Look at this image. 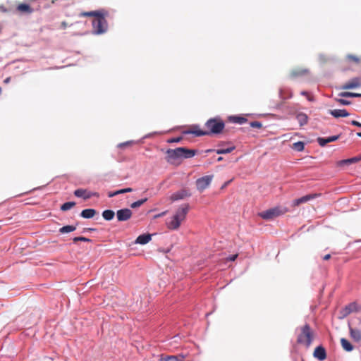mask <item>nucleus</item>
<instances>
[{
	"mask_svg": "<svg viewBox=\"0 0 361 361\" xmlns=\"http://www.w3.org/2000/svg\"><path fill=\"white\" fill-rule=\"evenodd\" d=\"M205 130H202L197 127H194L190 131V133L196 136L209 135L212 134H219L225 127L224 121L219 118H213L209 119L204 125Z\"/></svg>",
	"mask_w": 361,
	"mask_h": 361,
	"instance_id": "obj_1",
	"label": "nucleus"
},
{
	"mask_svg": "<svg viewBox=\"0 0 361 361\" xmlns=\"http://www.w3.org/2000/svg\"><path fill=\"white\" fill-rule=\"evenodd\" d=\"M189 211V205L188 204H183L176 212L175 214L169 219L166 225L169 230H178L186 218Z\"/></svg>",
	"mask_w": 361,
	"mask_h": 361,
	"instance_id": "obj_2",
	"label": "nucleus"
},
{
	"mask_svg": "<svg viewBox=\"0 0 361 361\" xmlns=\"http://www.w3.org/2000/svg\"><path fill=\"white\" fill-rule=\"evenodd\" d=\"M315 337V333L310 324H305L298 329L296 342L298 344L310 348Z\"/></svg>",
	"mask_w": 361,
	"mask_h": 361,
	"instance_id": "obj_3",
	"label": "nucleus"
},
{
	"mask_svg": "<svg viewBox=\"0 0 361 361\" xmlns=\"http://www.w3.org/2000/svg\"><path fill=\"white\" fill-rule=\"evenodd\" d=\"M107 16L108 12L104 10L100 15L92 20L93 32L94 34L100 35L106 32L108 29V24L106 17Z\"/></svg>",
	"mask_w": 361,
	"mask_h": 361,
	"instance_id": "obj_4",
	"label": "nucleus"
},
{
	"mask_svg": "<svg viewBox=\"0 0 361 361\" xmlns=\"http://www.w3.org/2000/svg\"><path fill=\"white\" fill-rule=\"evenodd\" d=\"M288 212L285 207L277 206L259 214V216L264 219H273L279 216L283 215Z\"/></svg>",
	"mask_w": 361,
	"mask_h": 361,
	"instance_id": "obj_5",
	"label": "nucleus"
},
{
	"mask_svg": "<svg viewBox=\"0 0 361 361\" xmlns=\"http://www.w3.org/2000/svg\"><path fill=\"white\" fill-rule=\"evenodd\" d=\"M182 147H177L174 149H169L166 151V160L171 164H175L182 157Z\"/></svg>",
	"mask_w": 361,
	"mask_h": 361,
	"instance_id": "obj_6",
	"label": "nucleus"
},
{
	"mask_svg": "<svg viewBox=\"0 0 361 361\" xmlns=\"http://www.w3.org/2000/svg\"><path fill=\"white\" fill-rule=\"evenodd\" d=\"M213 178V175H208L198 178L196 180L197 189L200 192L205 190L210 185Z\"/></svg>",
	"mask_w": 361,
	"mask_h": 361,
	"instance_id": "obj_7",
	"label": "nucleus"
},
{
	"mask_svg": "<svg viewBox=\"0 0 361 361\" xmlns=\"http://www.w3.org/2000/svg\"><path fill=\"white\" fill-rule=\"evenodd\" d=\"M132 211L128 208L119 209L116 212V216L118 221H128L132 217Z\"/></svg>",
	"mask_w": 361,
	"mask_h": 361,
	"instance_id": "obj_8",
	"label": "nucleus"
},
{
	"mask_svg": "<svg viewBox=\"0 0 361 361\" xmlns=\"http://www.w3.org/2000/svg\"><path fill=\"white\" fill-rule=\"evenodd\" d=\"M191 195V193L190 191L186 188H183L174 193H173L171 197L170 200L173 202L183 200L185 197H190Z\"/></svg>",
	"mask_w": 361,
	"mask_h": 361,
	"instance_id": "obj_9",
	"label": "nucleus"
},
{
	"mask_svg": "<svg viewBox=\"0 0 361 361\" xmlns=\"http://www.w3.org/2000/svg\"><path fill=\"white\" fill-rule=\"evenodd\" d=\"M321 195L320 193H313V194H309L307 195H305L300 198L295 199L293 202V207H298L301 204L305 203L310 200H312L313 199H315Z\"/></svg>",
	"mask_w": 361,
	"mask_h": 361,
	"instance_id": "obj_10",
	"label": "nucleus"
},
{
	"mask_svg": "<svg viewBox=\"0 0 361 361\" xmlns=\"http://www.w3.org/2000/svg\"><path fill=\"white\" fill-rule=\"evenodd\" d=\"M74 195L78 197H83L85 200L90 199L92 197H99L97 192H88L85 189H78L74 191Z\"/></svg>",
	"mask_w": 361,
	"mask_h": 361,
	"instance_id": "obj_11",
	"label": "nucleus"
},
{
	"mask_svg": "<svg viewBox=\"0 0 361 361\" xmlns=\"http://www.w3.org/2000/svg\"><path fill=\"white\" fill-rule=\"evenodd\" d=\"M361 87V79L360 78H354L348 82L343 84L341 89L350 90Z\"/></svg>",
	"mask_w": 361,
	"mask_h": 361,
	"instance_id": "obj_12",
	"label": "nucleus"
},
{
	"mask_svg": "<svg viewBox=\"0 0 361 361\" xmlns=\"http://www.w3.org/2000/svg\"><path fill=\"white\" fill-rule=\"evenodd\" d=\"M360 311H361V306L357 305V303L355 302L348 304L343 310L344 316H347L350 313L357 312Z\"/></svg>",
	"mask_w": 361,
	"mask_h": 361,
	"instance_id": "obj_13",
	"label": "nucleus"
},
{
	"mask_svg": "<svg viewBox=\"0 0 361 361\" xmlns=\"http://www.w3.org/2000/svg\"><path fill=\"white\" fill-rule=\"evenodd\" d=\"M313 356L320 361H323L326 358V352L325 348L322 346H317L313 353Z\"/></svg>",
	"mask_w": 361,
	"mask_h": 361,
	"instance_id": "obj_14",
	"label": "nucleus"
},
{
	"mask_svg": "<svg viewBox=\"0 0 361 361\" xmlns=\"http://www.w3.org/2000/svg\"><path fill=\"white\" fill-rule=\"evenodd\" d=\"M185 356L183 354H179L177 355H161L160 358V361H183L185 360Z\"/></svg>",
	"mask_w": 361,
	"mask_h": 361,
	"instance_id": "obj_15",
	"label": "nucleus"
},
{
	"mask_svg": "<svg viewBox=\"0 0 361 361\" xmlns=\"http://www.w3.org/2000/svg\"><path fill=\"white\" fill-rule=\"evenodd\" d=\"M16 9L18 12L21 13L27 14H30L34 11L33 8H31V6L26 3H21L18 4Z\"/></svg>",
	"mask_w": 361,
	"mask_h": 361,
	"instance_id": "obj_16",
	"label": "nucleus"
},
{
	"mask_svg": "<svg viewBox=\"0 0 361 361\" xmlns=\"http://www.w3.org/2000/svg\"><path fill=\"white\" fill-rule=\"evenodd\" d=\"M339 138V135H334L329 137H318L317 142L322 147H324L326 144L334 142Z\"/></svg>",
	"mask_w": 361,
	"mask_h": 361,
	"instance_id": "obj_17",
	"label": "nucleus"
},
{
	"mask_svg": "<svg viewBox=\"0 0 361 361\" xmlns=\"http://www.w3.org/2000/svg\"><path fill=\"white\" fill-rule=\"evenodd\" d=\"M329 114L335 118L347 117L349 113L345 109L329 110Z\"/></svg>",
	"mask_w": 361,
	"mask_h": 361,
	"instance_id": "obj_18",
	"label": "nucleus"
},
{
	"mask_svg": "<svg viewBox=\"0 0 361 361\" xmlns=\"http://www.w3.org/2000/svg\"><path fill=\"white\" fill-rule=\"evenodd\" d=\"M152 240V235L151 234H142L140 235L137 239L135 240V243L140 244V245H145L148 243Z\"/></svg>",
	"mask_w": 361,
	"mask_h": 361,
	"instance_id": "obj_19",
	"label": "nucleus"
},
{
	"mask_svg": "<svg viewBox=\"0 0 361 361\" xmlns=\"http://www.w3.org/2000/svg\"><path fill=\"white\" fill-rule=\"evenodd\" d=\"M296 119L298 121L300 126H303L308 123V116L303 112L296 114Z\"/></svg>",
	"mask_w": 361,
	"mask_h": 361,
	"instance_id": "obj_20",
	"label": "nucleus"
},
{
	"mask_svg": "<svg viewBox=\"0 0 361 361\" xmlns=\"http://www.w3.org/2000/svg\"><path fill=\"white\" fill-rule=\"evenodd\" d=\"M228 120L234 123L243 124L247 121V119L240 116H232L228 117Z\"/></svg>",
	"mask_w": 361,
	"mask_h": 361,
	"instance_id": "obj_21",
	"label": "nucleus"
},
{
	"mask_svg": "<svg viewBox=\"0 0 361 361\" xmlns=\"http://www.w3.org/2000/svg\"><path fill=\"white\" fill-rule=\"evenodd\" d=\"M350 334L354 341L357 342L361 341V331L359 329L350 328Z\"/></svg>",
	"mask_w": 361,
	"mask_h": 361,
	"instance_id": "obj_22",
	"label": "nucleus"
},
{
	"mask_svg": "<svg viewBox=\"0 0 361 361\" xmlns=\"http://www.w3.org/2000/svg\"><path fill=\"white\" fill-rule=\"evenodd\" d=\"M182 157L184 159L191 158L194 157L197 153V151L195 149H190L185 147H182Z\"/></svg>",
	"mask_w": 361,
	"mask_h": 361,
	"instance_id": "obj_23",
	"label": "nucleus"
},
{
	"mask_svg": "<svg viewBox=\"0 0 361 361\" xmlns=\"http://www.w3.org/2000/svg\"><path fill=\"white\" fill-rule=\"evenodd\" d=\"M97 212L94 209H85L82 211L80 215L82 217L85 219H90L92 218L95 214Z\"/></svg>",
	"mask_w": 361,
	"mask_h": 361,
	"instance_id": "obj_24",
	"label": "nucleus"
},
{
	"mask_svg": "<svg viewBox=\"0 0 361 361\" xmlns=\"http://www.w3.org/2000/svg\"><path fill=\"white\" fill-rule=\"evenodd\" d=\"M341 344L343 350L347 352H350L353 350V345L346 338H342L341 339Z\"/></svg>",
	"mask_w": 361,
	"mask_h": 361,
	"instance_id": "obj_25",
	"label": "nucleus"
},
{
	"mask_svg": "<svg viewBox=\"0 0 361 361\" xmlns=\"http://www.w3.org/2000/svg\"><path fill=\"white\" fill-rule=\"evenodd\" d=\"M132 191H133V189L131 188H126L124 189H121V190H116L115 192H109L108 193V196L109 197H112L117 195L123 194V193H126V192H130Z\"/></svg>",
	"mask_w": 361,
	"mask_h": 361,
	"instance_id": "obj_26",
	"label": "nucleus"
},
{
	"mask_svg": "<svg viewBox=\"0 0 361 361\" xmlns=\"http://www.w3.org/2000/svg\"><path fill=\"white\" fill-rule=\"evenodd\" d=\"M114 216H115V212L111 209H106L102 212V216L106 221L112 220L114 219Z\"/></svg>",
	"mask_w": 361,
	"mask_h": 361,
	"instance_id": "obj_27",
	"label": "nucleus"
},
{
	"mask_svg": "<svg viewBox=\"0 0 361 361\" xmlns=\"http://www.w3.org/2000/svg\"><path fill=\"white\" fill-rule=\"evenodd\" d=\"M339 96L342 97H361V94L350 92H342L339 93Z\"/></svg>",
	"mask_w": 361,
	"mask_h": 361,
	"instance_id": "obj_28",
	"label": "nucleus"
},
{
	"mask_svg": "<svg viewBox=\"0 0 361 361\" xmlns=\"http://www.w3.org/2000/svg\"><path fill=\"white\" fill-rule=\"evenodd\" d=\"M235 146H231L228 148L217 149H216V152L218 154H228V153H231V152H233L235 149Z\"/></svg>",
	"mask_w": 361,
	"mask_h": 361,
	"instance_id": "obj_29",
	"label": "nucleus"
},
{
	"mask_svg": "<svg viewBox=\"0 0 361 361\" xmlns=\"http://www.w3.org/2000/svg\"><path fill=\"white\" fill-rule=\"evenodd\" d=\"M75 229H76V227L75 226L68 225V226L61 227L59 229V232L61 233H70V232L74 231Z\"/></svg>",
	"mask_w": 361,
	"mask_h": 361,
	"instance_id": "obj_30",
	"label": "nucleus"
},
{
	"mask_svg": "<svg viewBox=\"0 0 361 361\" xmlns=\"http://www.w3.org/2000/svg\"><path fill=\"white\" fill-rule=\"evenodd\" d=\"M307 73V71L306 70H302V69H298V70H293L291 72H290V77L291 78H295V77H298V76H300V75H302L304 74H305Z\"/></svg>",
	"mask_w": 361,
	"mask_h": 361,
	"instance_id": "obj_31",
	"label": "nucleus"
},
{
	"mask_svg": "<svg viewBox=\"0 0 361 361\" xmlns=\"http://www.w3.org/2000/svg\"><path fill=\"white\" fill-rule=\"evenodd\" d=\"M104 10L90 11V12H83L80 13V16H93L97 17Z\"/></svg>",
	"mask_w": 361,
	"mask_h": 361,
	"instance_id": "obj_32",
	"label": "nucleus"
},
{
	"mask_svg": "<svg viewBox=\"0 0 361 361\" xmlns=\"http://www.w3.org/2000/svg\"><path fill=\"white\" fill-rule=\"evenodd\" d=\"M305 145L304 142L299 141L297 142L293 143V149L298 152H302L304 149Z\"/></svg>",
	"mask_w": 361,
	"mask_h": 361,
	"instance_id": "obj_33",
	"label": "nucleus"
},
{
	"mask_svg": "<svg viewBox=\"0 0 361 361\" xmlns=\"http://www.w3.org/2000/svg\"><path fill=\"white\" fill-rule=\"evenodd\" d=\"M75 205V202H68L64 204H63L61 206V209L62 211H67L71 209L72 207H73Z\"/></svg>",
	"mask_w": 361,
	"mask_h": 361,
	"instance_id": "obj_34",
	"label": "nucleus"
},
{
	"mask_svg": "<svg viewBox=\"0 0 361 361\" xmlns=\"http://www.w3.org/2000/svg\"><path fill=\"white\" fill-rule=\"evenodd\" d=\"M147 201V198H144V199H142V200H137L136 202H133L131 204H130V207L131 208H137V207H140L141 205H142L145 202H146Z\"/></svg>",
	"mask_w": 361,
	"mask_h": 361,
	"instance_id": "obj_35",
	"label": "nucleus"
},
{
	"mask_svg": "<svg viewBox=\"0 0 361 361\" xmlns=\"http://www.w3.org/2000/svg\"><path fill=\"white\" fill-rule=\"evenodd\" d=\"M360 159H361L360 157H353L351 159L341 161V164L355 163V162H357L358 161H360Z\"/></svg>",
	"mask_w": 361,
	"mask_h": 361,
	"instance_id": "obj_36",
	"label": "nucleus"
},
{
	"mask_svg": "<svg viewBox=\"0 0 361 361\" xmlns=\"http://www.w3.org/2000/svg\"><path fill=\"white\" fill-rule=\"evenodd\" d=\"M74 243H76L78 241H83V242H90L91 240L90 238H85V237H75L73 239Z\"/></svg>",
	"mask_w": 361,
	"mask_h": 361,
	"instance_id": "obj_37",
	"label": "nucleus"
},
{
	"mask_svg": "<svg viewBox=\"0 0 361 361\" xmlns=\"http://www.w3.org/2000/svg\"><path fill=\"white\" fill-rule=\"evenodd\" d=\"M250 126L252 128H259V129L262 127V124L259 121H252V122H250Z\"/></svg>",
	"mask_w": 361,
	"mask_h": 361,
	"instance_id": "obj_38",
	"label": "nucleus"
},
{
	"mask_svg": "<svg viewBox=\"0 0 361 361\" xmlns=\"http://www.w3.org/2000/svg\"><path fill=\"white\" fill-rule=\"evenodd\" d=\"M336 101L342 105H349L351 103L350 101L343 99H337Z\"/></svg>",
	"mask_w": 361,
	"mask_h": 361,
	"instance_id": "obj_39",
	"label": "nucleus"
},
{
	"mask_svg": "<svg viewBox=\"0 0 361 361\" xmlns=\"http://www.w3.org/2000/svg\"><path fill=\"white\" fill-rule=\"evenodd\" d=\"M348 58L352 61H354L355 63H358L359 62V59L356 56H353V55H348Z\"/></svg>",
	"mask_w": 361,
	"mask_h": 361,
	"instance_id": "obj_40",
	"label": "nucleus"
},
{
	"mask_svg": "<svg viewBox=\"0 0 361 361\" xmlns=\"http://www.w3.org/2000/svg\"><path fill=\"white\" fill-rule=\"evenodd\" d=\"M238 257V254L233 255L228 258H226V261H235Z\"/></svg>",
	"mask_w": 361,
	"mask_h": 361,
	"instance_id": "obj_41",
	"label": "nucleus"
},
{
	"mask_svg": "<svg viewBox=\"0 0 361 361\" xmlns=\"http://www.w3.org/2000/svg\"><path fill=\"white\" fill-rule=\"evenodd\" d=\"M351 124L355 126L361 127V123L357 121H352Z\"/></svg>",
	"mask_w": 361,
	"mask_h": 361,
	"instance_id": "obj_42",
	"label": "nucleus"
},
{
	"mask_svg": "<svg viewBox=\"0 0 361 361\" xmlns=\"http://www.w3.org/2000/svg\"><path fill=\"white\" fill-rule=\"evenodd\" d=\"M181 140V137L173 138L169 140V142H178Z\"/></svg>",
	"mask_w": 361,
	"mask_h": 361,
	"instance_id": "obj_43",
	"label": "nucleus"
},
{
	"mask_svg": "<svg viewBox=\"0 0 361 361\" xmlns=\"http://www.w3.org/2000/svg\"><path fill=\"white\" fill-rule=\"evenodd\" d=\"M130 145L129 142L121 143V144L118 145V147H123L124 146H127V145Z\"/></svg>",
	"mask_w": 361,
	"mask_h": 361,
	"instance_id": "obj_44",
	"label": "nucleus"
},
{
	"mask_svg": "<svg viewBox=\"0 0 361 361\" xmlns=\"http://www.w3.org/2000/svg\"><path fill=\"white\" fill-rule=\"evenodd\" d=\"M231 181H232V179L224 183V184L222 185L221 188H226L227 185H228V184L231 183Z\"/></svg>",
	"mask_w": 361,
	"mask_h": 361,
	"instance_id": "obj_45",
	"label": "nucleus"
},
{
	"mask_svg": "<svg viewBox=\"0 0 361 361\" xmlns=\"http://www.w3.org/2000/svg\"><path fill=\"white\" fill-rule=\"evenodd\" d=\"M331 258V255L330 254H327L326 255L324 256L323 257V259L324 260H328Z\"/></svg>",
	"mask_w": 361,
	"mask_h": 361,
	"instance_id": "obj_46",
	"label": "nucleus"
},
{
	"mask_svg": "<svg viewBox=\"0 0 361 361\" xmlns=\"http://www.w3.org/2000/svg\"><path fill=\"white\" fill-rule=\"evenodd\" d=\"M67 25H67L66 22L63 21V22L61 23V27L62 28H63V29L66 28Z\"/></svg>",
	"mask_w": 361,
	"mask_h": 361,
	"instance_id": "obj_47",
	"label": "nucleus"
},
{
	"mask_svg": "<svg viewBox=\"0 0 361 361\" xmlns=\"http://www.w3.org/2000/svg\"><path fill=\"white\" fill-rule=\"evenodd\" d=\"M301 94H302V95H305V96H307V97L308 96V93H307V92H305V91L302 92V93H301Z\"/></svg>",
	"mask_w": 361,
	"mask_h": 361,
	"instance_id": "obj_48",
	"label": "nucleus"
},
{
	"mask_svg": "<svg viewBox=\"0 0 361 361\" xmlns=\"http://www.w3.org/2000/svg\"><path fill=\"white\" fill-rule=\"evenodd\" d=\"M165 213H166L165 212H162L161 214H159V215L156 216V217L161 216L164 215V214H165Z\"/></svg>",
	"mask_w": 361,
	"mask_h": 361,
	"instance_id": "obj_49",
	"label": "nucleus"
},
{
	"mask_svg": "<svg viewBox=\"0 0 361 361\" xmlns=\"http://www.w3.org/2000/svg\"><path fill=\"white\" fill-rule=\"evenodd\" d=\"M10 80V78H7L5 80H4V82L7 83Z\"/></svg>",
	"mask_w": 361,
	"mask_h": 361,
	"instance_id": "obj_50",
	"label": "nucleus"
},
{
	"mask_svg": "<svg viewBox=\"0 0 361 361\" xmlns=\"http://www.w3.org/2000/svg\"><path fill=\"white\" fill-rule=\"evenodd\" d=\"M223 160V157H219L218 159H217V161H221Z\"/></svg>",
	"mask_w": 361,
	"mask_h": 361,
	"instance_id": "obj_51",
	"label": "nucleus"
},
{
	"mask_svg": "<svg viewBox=\"0 0 361 361\" xmlns=\"http://www.w3.org/2000/svg\"><path fill=\"white\" fill-rule=\"evenodd\" d=\"M357 135L358 137H361V132L357 133Z\"/></svg>",
	"mask_w": 361,
	"mask_h": 361,
	"instance_id": "obj_52",
	"label": "nucleus"
},
{
	"mask_svg": "<svg viewBox=\"0 0 361 361\" xmlns=\"http://www.w3.org/2000/svg\"><path fill=\"white\" fill-rule=\"evenodd\" d=\"M213 151H214L213 149H207V150L206 151V152H213Z\"/></svg>",
	"mask_w": 361,
	"mask_h": 361,
	"instance_id": "obj_53",
	"label": "nucleus"
},
{
	"mask_svg": "<svg viewBox=\"0 0 361 361\" xmlns=\"http://www.w3.org/2000/svg\"><path fill=\"white\" fill-rule=\"evenodd\" d=\"M307 99L310 101L312 100V98L309 95L307 96Z\"/></svg>",
	"mask_w": 361,
	"mask_h": 361,
	"instance_id": "obj_54",
	"label": "nucleus"
},
{
	"mask_svg": "<svg viewBox=\"0 0 361 361\" xmlns=\"http://www.w3.org/2000/svg\"><path fill=\"white\" fill-rule=\"evenodd\" d=\"M302 361H304V360H302Z\"/></svg>",
	"mask_w": 361,
	"mask_h": 361,
	"instance_id": "obj_55",
	"label": "nucleus"
}]
</instances>
